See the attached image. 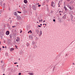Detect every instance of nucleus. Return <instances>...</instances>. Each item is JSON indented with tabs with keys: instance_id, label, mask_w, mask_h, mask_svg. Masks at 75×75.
Returning <instances> with one entry per match:
<instances>
[{
	"instance_id": "1",
	"label": "nucleus",
	"mask_w": 75,
	"mask_h": 75,
	"mask_svg": "<svg viewBox=\"0 0 75 75\" xmlns=\"http://www.w3.org/2000/svg\"><path fill=\"white\" fill-rule=\"evenodd\" d=\"M17 20H20L21 19V17L19 16H17Z\"/></svg>"
},
{
	"instance_id": "2",
	"label": "nucleus",
	"mask_w": 75,
	"mask_h": 75,
	"mask_svg": "<svg viewBox=\"0 0 75 75\" xmlns=\"http://www.w3.org/2000/svg\"><path fill=\"white\" fill-rule=\"evenodd\" d=\"M32 8L34 10H36L37 8V6H32Z\"/></svg>"
},
{
	"instance_id": "3",
	"label": "nucleus",
	"mask_w": 75,
	"mask_h": 75,
	"mask_svg": "<svg viewBox=\"0 0 75 75\" xmlns=\"http://www.w3.org/2000/svg\"><path fill=\"white\" fill-rule=\"evenodd\" d=\"M16 38L17 39L16 40V42H18L19 41H20V38L18 37H17Z\"/></svg>"
},
{
	"instance_id": "4",
	"label": "nucleus",
	"mask_w": 75,
	"mask_h": 75,
	"mask_svg": "<svg viewBox=\"0 0 75 75\" xmlns=\"http://www.w3.org/2000/svg\"><path fill=\"white\" fill-rule=\"evenodd\" d=\"M74 18V16H72V14H71L70 15V19H71V21H73V20L72 19H73Z\"/></svg>"
},
{
	"instance_id": "5",
	"label": "nucleus",
	"mask_w": 75,
	"mask_h": 75,
	"mask_svg": "<svg viewBox=\"0 0 75 75\" xmlns=\"http://www.w3.org/2000/svg\"><path fill=\"white\" fill-rule=\"evenodd\" d=\"M66 17H67V15L65 14L64 15V16H63L62 18L63 19H64L65 20V19H66Z\"/></svg>"
},
{
	"instance_id": "6",
	"label": "nucleus",
	"mask_w": 75,
	"mask_h": 75,
	"mask_svg": "<svg viewBox=\"0 0 75 75\" xmlns=\"http://www.w3.org/2000/svg\"><path fill=\"white\" fill-rule=\"evenodd\" d=\"M9 34H10V32H9V31H7L6 32V35H9Z\"/></svg>"
},
{
	"instance_id": "7",
	"label": "nucleus",
	"mask_w": 75,
	"mask_h": 75,
	"mask_svg": "<svg viewBox=\"0 0 75 75\" xmlns=\"http://www.w3.org/2000/svg\"><path fill=\"white\" fill-rule=\"evenodd\" d=\"M42 31H41V30H40L39 33L40 35H39V36H41L42 35Z\"/></svg>"
},
{
	"instance_id": "8",
	"label": "nucleus",
	"mask_w": 75,
	"mask_h": 75,
	"mask_svg": "<svg viewBox=\"0 0 75 75\" xmlns=\"http://www.w3.org/2000/svg\"><path fill=\"white\" fill-rule=\"evenodd\" d=\"M64 9H65V11H68V9L67 8V7H66L65 6H64Z\"/></svg>"
},
{
	"instance_id": "9",
	"label": "nucleus",
	"mask_w": 75,
	"mask_h": 75,
	"mask_svg": "<svg viewBox=\"0 0 75 75\" xmlns=\"http://www.w3.org/2000/svg\"><path fill=\"white\" fill-rule=\"evenodd\" d=\"M37 47H38V46H37V45H34V46L33 47V48L34 49L35 48H37Z\"/></svg>"
},
{
	"instance_id": "10",
	"label": "nucleus",
	"mask_w": 75,
	"mask_h": 75,
	"mask_svg": "<svg viewBox=\"0 0 75 75\" xmlns=\"http://www.w3.org/2000/svg\"><path fill=\"white\" fill-rule=\"evenodd\" d=\"M24 2L25 4H26V3H27V0H24Z\"/></svg>"
},
{
	"instance_id": "11",
	"label": "nucleus",
	"mask_w": 75,
	"mask_h": 75,
	"mask_svg": "<svg viewBox=\"0 0 75 75\" xmlns=\"http://www.w3.org/2000/svg\"><path fill=\"white\" fill-rule=\"evenodd\" d=\"M14 48H11L10 50V51H14Z\"/></svg>"
},
{
	"instance_id": "12",
	"label": "nucleus",
	"mask_w": 75,
	"mask_h": 75,
	"mask_svg": "<svg viewBox=\"0 0 75 75\" xmlns=\"http://www.w3.org/2000/svg\"><path fill=\"white\" fill-rule=\"evenodd\" d=\"M5 5H6V4L5 3H4L2 6L3 8H5Z\"/></svg>"
},
{
	"instance_id": "13",
	"label": "nucleus",
	"mask_w": 75,
	"mask_h": 75,
	"mask_svg": "<svg viewBox=\"0 0 75 75\" xmlns=\"http://www.w3.org/2000/svg\"><path fill=\"white\" fill-rule=\"evenodd\" d=\"M9 37L11 39V38H12V34H11L9 35Z\"/></svg>"
},
{
	"instance_id": "14",
	"label": "nucleus",
	"mask_w": 75,
	"mask_h": 75,
	"mask_svg": "<svg viewBox=\"0 0 75 75\" xmlns=\"http://www.w3.org/2000/svg\"><path fill=\"white\" fill-rule=\"evenodd\" d=\"M14 13V14L15 16H18V15H18L17 14V12H15Z\"/></svg>"
},
{
	"instance_id": "15",
	"label": "nucleus",
	"mask_w": 75,
	"mask_h": 75,
	"mask_svg": "<svg viewBox=\"0 0 75 75\" xmlns=\"http://www.w3.org/2000/svg\"><path fill=\"white\" fill-rule=\"evenodd\" d=\"M2 12H3V11L2 10H0V16H1V13H2Z\"/></svg>"
},
{
	"instance_id": "16",
	"label": "nucleus",
	"mask_w": 75,
	"mask_h": 75,
	"mask_svg": "<svg viewBox=\"0 0 75 75\" xmlns=\"http://www.w3.org/2000/svg\"><path fill=\"white\" fill-rule=\"evenodd\" d=\"M58 20L59 22H60V23H61V21H61V19L60 18H59Z\"/></svg>"
},
{
	"instance_id": "17",
	"label": "nucleus",
	"mask_w": 75,
	"mask_h": 75,
	"mask_svg": "<svg viewBox=\"0 0 75 75\" xmlns=\"http://www.w3.org/2000/svg\"><path fill=\"white\" fill-rule=\"evenodd\" d=\"M29 74L30 75H34V74H33V73H29Z\"/></svg>"
},
{
	"instance_id": "18",
	"label": "nucleus",
	"mask_w": 75,
	"mask_h": 75,
	"mask_svg": "<svg viewBox=\"0 0 75 75\" xmlns=\"http://www.w3.org/2000/svg\"><path fill=\"white\" fill-rule=\"evenodd\" d=\"M26 45L27 47H28V46H30V44L28 43H27Z\"/></svg>"
},
{
	"instance_id": "19",
	"label": "nucleus",
	"mask_w": 75,
	"mask_h": 75,
	"mask_svg": "<svg viewBox=\"0 0 75 75\" xmlns=\"http://www.w3.org/2000/svg\"><path fill=\"white\" fill-rule=\"evenodd\" d=\"M69 9H70V10H72V7H71V6H69Z\"/></svg>"
},
{
	"instance_id": "20",
	"label": "nucleus",
	"mask_w": 75,
	"mask_h": 75,
	"mask_svg": "<svg viewBox=\"0 0 75 75\" xmlns=\"http://www.w3.org/2000/svg\"><path fill=\"white\" fill-rule=\"evenodd\" d=\"M32 44L33 45H35V42H32Z\"/></svg>"
},
{
	"instance_id": "21",
	"label": "nucleus",
	"mask_w": 75,
	"mask_h": 75,
	"mask_svg": "<svg viewBox=\"0 0 75 75\" xmlns=\"http://www.w3.org/2000/svg\"><path fill=\"white\" fill-rule=\"evenodd\" d=\"M67 7H70V5L69 4H68L67 5Z\"/></svg>"
},
{
	"instance_id": "22",
	"label": "nucleus",
	"mask_w": 75,
	"mask_h": 75,
	"mask_svg": "<svg viewBox=\"0 0 75 75\" xmlns=\"http://www.w3.org/2000/svg\"><path fill=\"white\" fill-rule=\"evenodd\" d=\"M8 53H5V55H6V56H8Z\"/></svg>"
},
{
	"instance_id": "23",
	"label": "nucleus",
	"mask_w": 75,
	"mask_h": 75,
	"mask_svg": "<svg viewBox=\"0 0 75 75\" xmlns=\"http://www.w3.org/2000/svg\"><path fill=\"white\" fill-rule=\"evenodd\" d=\"M17 13H21V12H20V11H17Z\"/></svg>"
},
{
	"instance_id": "24",
	"label": "nucleus",
	"mask_w": 75,
	"mask_h": 75,
	"mask_svg": "<svg viewBox=\"0 0 75 75\" xmlns=\"http://www.w3.org/2000/svg\"><path fill=\"white\" fill-rule=\"evenodd\" d=\"M70 4H72L73 3V1H71L70 2Z\"/></svg>"
},
{
	"instance_id": "25",
	"label": "nucleus",
	"mask_w": 75,
	"mask_h": 75,
	"mask_svg": "<svg viewBox=\"0 0 75 75\" xmlns=\"http://www.w3.org/2000/svg\"><path fill=\"white\" fill-rule=\"evenodd\" d=\"M35 40H38V37H36L35 38Z\"/></svg>"
},
{
	"instance_id": "26",
	"label": "nucleus",
	"mask_w": 75,
	"mask_h": 75,
	"mask_svg": "<svg viewBox=\"0 0 75 75\" xmlns=\"http://www.w3.org/2000/svg\"><path fill=\"white\" fill-rule=\"evenodd\" d=\"M0 5H1V6H2V4H3V3H2V2H0Z\"/></svg>"
},
{
	"instance_id": "27",
	"label": "nucleus",
	"mask_w": 75,
	"mask_h": 75,
	"mask_svg": "<svg viewBox=\"0 0 75 75\" xmlns=\"http://www.w3.org/2000/svg\"><path fill=\"white\" fill-rule=\"evenodd\" d=\"M54 4V2L52 1L51 2V4Z\"/></svg>"
},
{
	"instance_id": "28",
	"label": "nucleus",
	"mask_w": 75,
	"mask_h": 75,
	"mask_svg": "<svg viewBox=\"0 0 75 75\" xmlns=\"http://www.w3.org/2000/svg\"><path fill=\"white\" fill-rule=\"evenodd\" d=\"M53 4H51V6H52V7H54V6H53Z\"/></svg>"
},
{
	"instance_id": "29",
	"label": "nucleus",
	"mask_w": 75,
	"mask_h": 75,
	"mask_svg": "<svg viewBox=\"0 0 75 75\" xmlns=\"http://www.w3.org/2000/svg\"><path fill=\"white\" fill-rule=\"evenodd\" d=\"M29 38H33V37L31 36H29Z\"/></svg>"
},
{
	"instance_id": "30",
	"label": "nucleus",
	"mask_w": 75,
	"mask_h": 75,
	"mask_svg": "<svg viewBox=\"0 0 75 75\" xmlns=\"http://www.w3.org/2000/svg\"><path fill=\"white\" fill-rule=\"evenodd\" d=\"M36 31L37 33H39V30H36Z\"/></svg>"
},
{
	"instance_id": "31",
	"label": "nucleus",
	"mask_w": 75,
	"mask_h": 75,
	"mask_svg": "<svg viewBox=\"0 0 75 75\" xmlns=\"http://www.w3.org/2000/svg\"><path fill=\"white\" fill-rule=\"evenodd\" d=\"M10 21V24H11V23H12V20H11Z\"/></svg>"
},
{
	"instance_id": "32",
	"label": "nucleus",
	"mask_w": 75,
	"mask_h": 75,
	"mask_svg": "<svg viewBox=\"0 0 75 75\" xmlns=\"http://www.w3.org/2000/svg\"><path fill=\"white\" fill-rule=\"evenodd\" d=\"M55 67H54V68L53 69V71H54V68H55Z\"/></svg>"
},
{
	"instance_id": "33",
	"label": "nucleus",
	"mask_w": 75,
	"mask_h": 75,
	"mask_svg": "<svg viewBox=\"0 0 75 75\" xmlns=\"http://www.w3.org/2000/svg\"><path fill=\"white\" fill-rule=\"evenodd\" d=\"M53 21H54V22H55V19H54L53 20Z\"/></svg>"
},
{
	"instance_id": "34",
	"label": "nucleus",
	"mask_w": 75,
	"mask_h": 75,
	"mask_svg": "<svg viewBox=\"0 0 75 75\" xmlns=\"http://www.w3.org/2000/svg\"><path fill=\"white\" fill-rule=\"evenodd\" d=\"M41 5H38V7H40L41 6Z\"/></svg>"
},
{
	"instance_id": "35",
	"label": "nucleus",
	"mask_w": 75,
	"mask_h": 75,
	"mask_svg": "<svg viewBox=\"0 0 75 75\" xmlns=\"http://www.w3.org/2000/svg\"><path fill=\"white\" fill-rule=\"evenodd\" d=\"M21 73H18V75H21Z\"/></svg>"
},
{
	"instance_id": "36",
	"label": "nucleus",
	"mask_w": 75,
	"mask_h": 75,
	"mask_svg": "<svg viewBox=\"0 0 75 75\" xmlns=\"http://www.w3.org/2000/svg\"><path fill=\"white\" fill-rule=\"evenodd\" d=\"M38 27H39L41 28V26L40 25H38Z\"/></svg>"
},
{
	"instance_id": "37",
	"label": "nucleus",
	"mask_w": 75,
	"mask_h": 75,
	"mask_svg": "<svg viewBox=\"0 0 75 75\" xmlns=\"http://www.w3.org/2000/svg\"><path fill=\"white\" fill-rule=\"evenodd\" d=\"M30 33H32V31H31V30H30Z\"/></svg>"
},
{
	"instance_id": "38",
	"label": "nucleus",
	"mask_w": 75,
	"mask_h": 75,
	"mask_svg": "<svg viewBox=\"0 0 75 75\" xmlns=\"http://www.w3.org/2000/svg\"><path fill=\"white\" fill-rule=\"evenodd\" d=\"M18 64L17 62H15L14 63V64Z\"/></svg>"
},
{
	"instance_id": "39",
	"label": "nucleus",
	"mask_w": 75,
	"mask_h": 75,
	"mask_svg": "<svg viewBox=\"0 0 75 75\" xmlns=\"http://www.w3.org/2000/svg\"><path fill=\"white\" fill-rule=\"evenodd\" d=\"M8 10H11L10 8H8Z\"/></svg>"
},
{
	"instance_id": "40",
	"label": "nucleus",
	"mask_w": 75,
	"mask_h": 75,
	"mask_svg": "<svg viewBox=\"0 0 75 75\" xmlns=\"http://www.w3.org/2000/svg\"><path fill=\"white\" fill-rule=\"evenodd\" d=\"M22 30H21V31H20V33H22Z\"/></svg>"
},
{
	"instance_id": "41",
	"label": "nucleus",
	"mask_w": 75,
	"mask_h": 75,
	"mask_svg": "<svg viewBox=\"0 0 75 75\" xmlns=\"http://www.w3.org/2000/svg\"><path fill=\"white\" fill-rule=\"evenodd\" d=\"M71 0H67V1H69Z\"/></svg>"
},
{
	"instance_id": "42",
	"label": "nucleus",
	"mask_w": 75,
	"mask_h": 75,
	"mask_svg": "<svg viewBox=\"0 0 75 75\" xmlns=\"http://www.w3.org/2000/svg\"><path fill=\"white\" fill-rule=\"evenodd\" d=\"M68 55L67 54H66V57H68Z\"/></svg>"
},
{
	"instance_id": "43",
	"label": "nucleus",
	"mask_w": 75,
	"mask_h": 75,
	"mask_svg": "<svg viewBox=\"0 0 75 75\" xmlns=\"http://www.w3.org/2000/svg\"><path fill=\"white\" fill-rule=\"evenodd\" d=\"M45 20H44L43 21V23H45Z\"/></svg>"
},
{
	"instance_id": "44",
	"label": "nucleus",
	"mask_w": 75,
	"mask_h": 75,
	"mask_svg": "<svg viewBox=\"0 0 75 75\" xmlns=\"http://www.w3.org/2000/svg\"><path fill=\"white\" fill-rule=\"evenodd\" d=\"M59 55H60V56L61 55V53H60V54H59Z\"/></svg>"
},
{
	"instance_id": "45",
	"label": "nucleus",
	"mask_w": 75,
	"mask_h": 75,
	"mask_svg": "<svg viewBox=\"0 0 75 75\" xmlns=\"http://www.w3.org/2000/svg\"><path fill=\"white\" fill-rule=\"evenodd\" d=\"M2 47L3 48H5L4 46H3Z\"/></svg>"
},
{
	"instance_id": "46",
	"label": "nucleus",
	"mask_w": 75,
	"mask_h": 75,
	"mask_svg": "<svg viewBox=\"0 0 75 75\" xmlns=\"http://www.w3.org/2000/svg\"><path fill=\"white\" fill-rule=\"evenodd\" d=\"M1 63H3V61H1Z\"/></svg>"
},
{
	"instance_id": "47",
	"label": "nucleus",
	"mask_w": 75,
	"mask_h": 75,
	"mask_svg": "<svg viewBox=\"0 0 75 75\" xmlns=\"http://www.w3.org/2000/svg\"><path fill=\"white\" fill-rule=\"evenodd\" d=\"M12 28H14V26H12Z\"/></svg>"
},
{
	"instance_id": "48",
	"label": "nucleus",
	"mask_w": 75,
	"mask_h": 75,
	"mask_svg": "<svg viewBox=\"0 0 75 75\" xmlns=\"http://www.w3.org/2000/svg\"><path fill=\"white\" fill-rule=\"evenodd\" d=\"M18 60H19V61H20V59L19 58L18 59Z\"/></svg>"
},
{
	"instance_id": "49",
	"label": "nucleus",
	"mask_w": 75,
	"mask_h": 75,
	"mask_svg": "<svg viewBox=\"0 0 75 75\" xmlns=\"http://www.w3.org/2000/svg\"><path fill=\"white\" fill-rule=\"evenodd\" d=\"M30 33V31H29L28 32V33Z\"/></svg>"
},
{
	"instance_id": "50",
	"label": "nucleus",
	"mask_w": 75,
	"mask_h": 75,
	"mask_svg": "<svg viewBox=\"0 0 75 75\" xmlns=\"http://www.w3.org/2000/svg\"><path fill=\"white\" fill-rule=\"evenodd\" d=\"M73 65H75V63H73Z\"/></svg>"
},
{
	"instance_id": "51",
	"label": "nucleus",
	"mask_w": 75,
	"mask_h": 75,
	"mask_svg": "<svg viewBox=\"0 0 75 75\" xmlns=\"http://www.w3.org/2000/svg\"><path fill=\"white\" fill-rule=\"evenodd\" d=\"M41 21H42V19H41Z\"/></svg>"
},
{
	"instance_id": "52",
	"label": "nucleus",
	"mask_w": 75,
	"mask_h": 75,
	"mask_svg": "<svg viewBox=\"0 0 75 75\" xmlns=\"http://www.w3.org/2000/svg\"><path fill=\"white\" fill-rule=\"evenodd\" d=\"M65 2H64V5H65Z\"/></svg>"
},
{
	"instance_id": "53",
	"label": "nucleus",
	"mask_w": 75,
	"mask_h": 75,
	"mask_svg": "<svg viewBox=\"0 0 75 75\" xmlns=\"http://www.w3.org/2000/svg\"><path fill=\"white\" fill-rule=\"evenodd\" d=\"M40 26H41V25H42V24H40Z\"/></svg>"
},
{
	"instance_id": "54",
	"label": "nucleus",
	"mask_w": 75,
	"mask_h": 75,
	"mask_svg": "<svg viewBox=\"0 0 75 75\" xmlns=\"http://www.w3.org/2000/svg\"><path fill=\"white\" fill-rule=\"evenodd\" d=\"M15 47H16V48H17V45H15Z\"/></svg>"
},
{
	"instance_id": "55",
	"label": "nucleus",
	"mask_w": 75,
	"mask_h": 75,
	"mask_svg": "<svg viewBox=\"0 0 75 75\" xmlns=\"http://www.w3.org/2000/svg\"><path fill=\"white\" fill-rule=\"evenodd\" d=\"M39 22H41V20H39Z\"/></svg>"
},
{
	"instance_id": "56",
	"label": "nucleus",
	"mask_w": 75,
	"mask_h": 75,
	"mask_svg": "<svg viewBox=\"0 0 75 75\" xmlns=\"http://www.w3.org/2000/svg\"><path fill=\"white\" fill-rule=\"evenodd\" d=\"M45 26H46V25H47V24H46V23H45Z\"/></svg>"
},
{
	"instance_id": "57",
	"label": "nucleus",
	"mask_w": 75,
	"mask_h": 75,
	"mask_svg": "<svg viewBox=\"0 0 75 75\" xmlns=\"http://www.w3.org/2000/svg\"><path fill=\"white\" fill-rule=\"evenodd\" d=\"M1 38H3V36H1Z\"/></svg>"
},
{
	"instance_id": "58",
	"label": "nucleus",
	"mask_w": 75,
	"mask_h": 75,
	"mask_svg": "<svg viewBox=\"0 0 75 75\" xmlns=\"http://www.w3.org/2000/svg\"><path fill=\"white\" fill-rule=\"evenodd\" d=\"M61 11H59V13H61Z\"/></svg>"
},
{
	"instance_id": "59",
	"label": "nucleus",
	"mask_w": 75,
	"mask_h": 75,
	"mask_svg": "<svg viewBox=\"0 0 75 75\" xmlns=\"http://www.w3.org/2000/svg\"><path fill=\"white\" fill-rule=\"evenodd\" d=\"M5 48H7V46H5Z\"/></svg>"
},
{
	"instance_id": "60",
	"label": "nucleus",
	"mask_w": 75,
	"mask_h": 75,
	"mask_svg": "<svg viewBox=\"0 0 75 75\" xmlns=\"http://www.w3.org/2000/svg\"><path fill=\"white\" fill-rule=\"evenodd\" d=\"M0 44H1V42L0 41Z\"/></svg>"
},
{
	"instance_id": "61",
	"label": "nucleus",
	"mask_w": 75,
	"mask_h": 75,
	"mask_svg": "<svg viewBox=\"0 0 75 75\" xmlns=\"http://www.w3.org/2000/svg\"><path fill=\"white\" fill-rule=\"evenodd\" d=\"M38 4H39V3H38Z\"/></svg>"
},
{
	"instance_id": "62",
	"label": "nucleus",
	"mask_w": 75,
	"mask_h": 75,
	"mask_svg": "<svg viewBox=\"0 0 75 75\" xmlns=\"http://www.w3.org/2000/svg\"><path fill=\"white\" fill-rule=\"evenodd\" d=\"M9 19H11V18H10V17L9 18Z\"/></svg>"
},
{
	"instance_id": "63",
	"label": "nucleus",
	"mask_w": 75,
	"mask_h": 75,
	"mask_svg": "<svg viewBox=\"0 0 75 75\" xmlns=\"http://www.w3.org/2000/svg\"><path fill=\"white\" fill-rule=\"evenodd\" d=\"M3 75H5V74H3Z\"/></svg>"
},
{
	"instance_id": "64",
	"label": "nucleus",
	"mask_w": 75,
	"mask_h": 75,
	"mask_svg": "<svg viewBox=\"0 0 75 75\" xmlns=\"http://www.w3.org/2000/svg\"><path fill=\"white\" fill-rule=\"evenodd\" d=\"M60 15H61V13H59Z\"/></svg>"
}]
</instances>
